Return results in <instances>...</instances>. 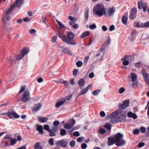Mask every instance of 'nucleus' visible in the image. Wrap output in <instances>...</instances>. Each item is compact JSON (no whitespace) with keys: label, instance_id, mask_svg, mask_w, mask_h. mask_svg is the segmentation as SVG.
Instances as JSON below:
<instances>
[{"label":"nucleus","instance_id":"f257e3e1","mask_svg":"<svg viewBox=\"0 0 149 149\" xmlns=\"http://www.w3.org/2000/svg\"><path fill=\"white\" fill-rule=\"evenodd\" d=\"M93 11L96 15L100 17L105 15L106 14L104 7L102 4H97L93 8Z\"/></svg>","mask_w":149,"mask_h":149},{"label":"nucleus","instance_id":"f03ea898","mask_svg":"<svg viewBox=\"0 0 149 149\" xmlns=\"http://www.w3.org/2000/svg\"><path fill=\"white\" fill-rule=\"evenodd\" d=\"M123 135L120 133H117L114 138L116 145L118 146H120L124 145L125 141L122 139Z\"/></svg>","mask_w":149,"mask_h":149},{"label":"nucleus","instance_id":"7ed1b4c3","mask_svg":"<svg viewBox=\"0 0 149 149\" xmlns=\"http://www.w3.org/2000/svg\"><path fill=\"white\" fill-rule=\"evenodd\" d=\"M75 34L71 31L68 32L67 34L66 38H65V40H63V41L69 45H75L77 44V43L73 40L75 38Z\"/></svg>","mask_w":149,"mask_h":149},{"label":"nucleus","instance_id":"20e7f679","mask_svg":"<svg viewBox=\"0 0 149 149\" xmlns=\"http://www.w3.org/2000/svg\"><path fill=\"white\" fill-rule=\"evenodd\" d=\"M24 1V0H16L6 11V14L9 13L10 11H12L15 7L18 8L20 7L23 4Z\"/></svg>","mask_w":149,"mask_h":149},{"label":"nucleus","instance_id":"39448f33","mask_svg":"<svg viewBox=\"0 0 149 149\" xmlns=\"http://www.w3.org/2000/svg\"><path fill=\"white\" fill-rule=\"evenodd\" d=\"M138 5L139 9H141L142 8L143 12H146L148 8V4L146 3L141 0L138 2Z\"/></svg>","mask_w":149,"mask_h":149},{"label":"nucleus","instance_id":"423d86ee","mask_svg":"<svg viewBox=\"0 0 149 149\" xmlns=\"http://www.w3.org/2000/svg\"><path fill=\"white\" fill-rule=\"evenodd\" d=\"M30 99V94L29 91L26 90L24 92L21 101L24 102L28 101Z\"/></svg>","mask_w":149,"mask_h":149},{"label":"nucleus","instance_id":"0eeeda50","mask_svg":"<svg viewBox=\"0 0 149 149\" xmlns=\"http://www.w3.org/2000/svg\"><path fill=\"white\" fill-rule=\"evenodd\" d=\"M29 51V50L28 49H24L22 50L21 54H19L17 56L16 58V60H19L22 58L25 55L28 54Z\"/></svg>","mask_w":149,"mask_h":149},{"label":"nucleus","instance_id":"6e6552de","mask_svg":"<svg viewBox=\"0 0 149 149\" xmlns=\"http://www.w3.org/2000/svg\"><path fill=\"white\" fill-rule=\"evenodd\" d=\"M132 58V56L125 55L121 59L122 61H123V65L125 66L129 64V61H131Z\"/></svg>","mask_w":149,"mask_h":149},{"label":"nucleus","instance_id":"1a4fd4ad","mask_svg":"<svg viewBox=\"0 0 149 149\" xmlns=\"http://www.w3.org/2000/svg\"><path fill=\"white\" fill-rule=\"evenodd\" d=\"M141 73L145 81L147 84L149 85V74L144 69H142Z\"/></svg>","mask_w":149,"mask_h":149},{"label":"nucleus","instance_id":"9d476101","mask_svg":"<svg viewBox=\"0 0 149 149\" xmlns=\"http://www.w3.org/2000/svg\"><path fill=\"white\" fill-rule=\"evenodd\" d=\"M7 115L10 119L12 118L13 117L18 118L19 117V115L13 110H10L8 111L7 113Z\"/></svg>","mask_w":149,"mask_h":149},{"label":"nucleus","instance_id":"9b49d317","mask_svg":"<svg viewBox=\"0 0 149 149\" xmlns=\"http://www.w3.org/2000/svg\"><path fill=\"white\" fill-rule=\"evenodd\" d=\"M68 144V141L65 139H62L58 141L56 143L57 146H60L62 148H64L66 147Z\"/></svg>","mask_w":149,"mask_h":149},{"label":"nucleus","instance_id":"f8f14e48","mask_svg":"<svg viewBox=\"0 0 149 149\" xmlns=\"http://www.w3.org/2000/svg\"><path fill=\"white\" fill-rule=\"evenodd\" d=\"M136 26L139 28H146L149 27V22L142 23L138 22L136 23Z\"/></svg>","mask_w":149,"mask_h":149},{"label":"nucleus","instance_id":"ddd939ff","mask_svg":"<svg viewBox=\"0 0 149 149\" xmlns=\"http://www.w3.org/2000/svg\"><path fill=\"white\" fill-rule=\"evenodd\" d=\"M110 117L111 119V122L113 123H116L119 122L118 116L116 114L113 115L112 113L110 116Z\"/></svg>","mask_w":149,"mask_h":149},{"label":"nucleus","instance_id":"4468645a","mask_svg":"<svg viewBox=\"0 0 149 149\" xmlns=\"http://www.w3.org/2000/svg\"><path fill=\"white\" fill-rule=\"evenodd\" d=\"M64 127L66 129H68V132H70L73 131L77 129L75 127H73L70 124L66 123L64 125Z\"/></svg>","mask_w":149,"mask_h":149},{"label":"nucleus","instance_id":"2eb2a0df","mask_svg":"<svg viewBox=\"0 0 149 149\" xmlns=\"http://www.w3.org/2000/svg\"><path fill=\"white\" fill-rule=\"evenodd\" d=\"M137 10L134 8H132L131 10V14L130 18L131 19H134L136 17V15Z\"/></svg>","mask_w":149,"mask_h":149},{"label":"nucleus","instance_id":"dca6fc26","mask_svg":"<svg viewBox=\"0 0 149 149\" xmlns=\"http://www.w3.org/2000/svg\"><path fill=\"white\" fill-rule=\"evenodd\" d=\"M129 105V102L128 100H126L123 104L119 105L118 108L119 109H123L127 107Z\"/></svg>","mask_w":149,"mask_h":149},{"label":"nucleus","instance_id":"f3484780","mask_svg":"<svg viewBox=\"0 0 149 149\" xmlns=\"http://www.w3.org/2000/svg\"><path fill=\"white\" fill-rule=\"evenodd\" d=\"M116 11V9L112 7L109 8L107 12L108 15L111 16L113 15Z\"/></svg>","mask_w":149,"mask_h":149},{"label":"nucleus","instance_id":"a211bd4d","mask_svg":"<svg viewBox=\"0 0 149 149\" xmlns=\"http://www.w3.org/2000/svg\"><path fill=\"white\" fill-rule=\"evenodd\" d=\"M91 87V86L89 85L85 88L82 89L80 92V94L84 95L86 94L88 90Z\"/></svg>","mask_w":149,"mask_h":149},{"label":"nucleus","instance_id":"6ab92c4d","mask_svg":"<svg viewBox=\"0 0 149 149\" xmlns=\"http://www.w3.org/2000/svg\"><path fill=\"white\" fill-rule=\"evenodd\" d=\"M56 35L58 36V37L61 39L63 41V40H65V38H66V36L64 34V33L63 32L58 31V33Z\"/></svg>","mask_w":149,"mask_h":149},{"label":"nucleus","instance_id":"aec40b11","mask_svg":"<svg viewBox=\"0 0 149 149\" xmlns=\"http://www.w3.org/2000/svg\"><path fill=\"white\" fill-rule=\"evenodd\" d=\"M36 130L39 132V133L41 134H43L42 126V125H39L38 124H36Z\"/></svg>","mask_w":149,"mask_h":149},{"label":"nucleus","instance_id":"412c9836","mask_svg":"<svg viewBox=\"0 0 149 149\" xmlns=\"http://www.w3.org/2000/svg\"><path fill=\"white\" fill-rule=\"evenodd\" d=\"M115 143L114 138L111 137H109L108 139L107 142V144L108 146H111L113 145Z\"/></svg>","mask_w":149,"mask_h":149},{"label":"nucleus","instance_id":"4be33fe9","mask_svg":"<svg viewBox=\"0 0 149 149\" xmlns=\"http://www.w3.org/2000/svg\"><path fill=\"white\" fill-rule=\"evenodd\" d=\"M68 18L70 20V21L69 22V24L70 25H72L74 24L77 21L76 18H74L71 16H68Z\"/></svg>","mask_w":149,"mask_h":149},{"label":"nucleus","instance_id":"5701e85b","mask_svg":"<svg viewBox=\"0 0 149 149\" xmlns=\"http://www.w3.org/2000/svg\"><path fill=\"white\" fill-rule=\"evenodd\" d=\"M64 103L62 99L58 100L56 103L55 106L56 108H59Z\"/></svg>","mask_w":149,"mask_h":149},{"label":"nucleus","instance_id":"b1692460","mask_svg":"<svg viewBox=\"0 0 149 149\" xmlns=\"http://www.w3.org/2000/svg\"><path fill=\"white\" fill-rule=\"evenodd\" d=\"M42 106V104L40 103L36 104L33 108V110L35 111H38L41 109Z\"/></svg>","mask_w":149,"mask_h":149},{"label":"nucleus","instance_id":"393cba45","mask_svg":"<svg viewBox=\"0 0 149 149\" xmlns=\"http://www.w3.org/2000/svg\"><path fill=\"white\" fill-rule=\"evenodd\" d=\"M11 11H10L9 13L6 14V12L4 16H3V17L2 18V20L3 21L5 18L6 17V20L7 21H9L11 18V16H10V14Z\"/></svg>","mask_w":149,"mask_h":149},{"label":"nucleus","instance_id":"a878e982","mask_svg":"<svg viewBox=\"0 0 149 149\" xmlns=\"http://www.w3.org/2000/svg\"><path fill=\"white\" fill-rule=\"evenodd\" d=\"M127 116L129 118H132L134 119H136L137 118L136 115L135 113H133L131 112L128 113Z\"/></svg>","mask_w":149,"mask_h":149},{"label":"nucleus","instance_id":"bb28decb","mask_svg":"<svg viewBox=\"0 0 149 149\" xmlns=\"http://www.w3.org/2000/svg\"><path fill=\"white\" fill-rule=\"evenodd\" d=\"M118 118H119V122H123L126 120L125 116L124 114H121L120 115H119Z\"/></svg>","mask_w":149,"mask_h":149},{"label":"nucleus","instance_id":"cd10ccee","mask_svg":"<svg viewBox=\"0 0 149 149\" xmlns=\"http://www.w3.org/2000/svg\"><path fill=\"white\" fill-rule=\"evenodd\" d=\"M38 120L40 122L44 123L47 121L48 118L43 117H38Z\"/></svg>","mask_w":149,"mask_h":149},{"label":"nucleus","instance_id":"c85d7f7f","mask_svg":"<svg viewBox=\"0 0 149 149\" xmlns=\"http://www.w3.org/2000/svg\"><path fill=\"white\" fill-rule=\"evenodd\" d=\"M90 34V32L89 31H85L81 35L80 38H82L84 37H86L88 36Z\"/></svg>","mask_w":149,"mask_h":149},{"label":"nucleus","instance_id":"c756f323","mask_svg":"<svg viewBox=\"0 0 149 149\" xmlns=\"http://www.w3.org/2000/svg\"><path fill=\"white\" fill-rule=\"evenodd\" d=\"M72 97V95H68L64 98H62L64 102L68 103Z\"/></svg>","mask_w":149,"mask_h":149},{"label":"nucleus","instance_id":"7c9ffc66","mask_svg":"<svg viewBox=\"0 0 149 149\" xmlns=\"http://www.w3.org/2000/svg\"><path fill=\"white\" fill-rule=\"evenodd\" d=\"M84 80L83 79H80L78 81V84L80 88H81V87L84 86Z\"/></svg>","mask_w":149,"mask_h":149},{"label":"nucleus","instance_id":"2f4dec72","mask_svg":"<svg viewBox=\"0 0 149 149\" xmlns=\"http://www.w3.org/2000/svg\"><path fill=\"white\" fill-rule=\"evenodd\" d=\"M131 78L132 79V81L134 82L137 79V77L135 74L132 73L131 74Z\"/></svg>","mask_w":149,"mask_h":149},{"label":"nucleus","instance_id":"473e14b6","mask_svg":"<svg viewBox=\"0 0 149 149\" xmlns=\"http://www.w3.org/2000/svg\"><path fill=\"white\" fill-rule=\"evenodd\" d=\"M34 148L35 149H42V147L38 142H37L34 145Z\"/></svg>","mask_w":149,"mask_h":149},{"label":"nucleus","instance_id":"72a5a7b5","mask_svg":"<svg viewBox=\"0 0 149 149\" xmlns=\"http://www.w3.org/2000/svg\"><path fill=\"white\" fill-rule=\"evenodd\" d=\"M121 109H119L115 111L113 113V115L116 114L117 116H118L119 115V114L121 113L122 112V111Z\"/></svg>","mask_w":149,"mask_h":149},{"label":"nucleus","instance_id":"f704fd0d","mask_svg":"<svg viewBox=\"0 0 149 149\" xmlns=\"http://www.w3.org/2000/svg\"><path fill=\"white\" fill-rule=\"evenodd\" d=\"M56 21L57 22V23L58 24V25L60 26V29H66V27L63 25V24L61 22L58 21L57 19H56Z\"/></svg>","mask_w":149,"mask_h":149},{"label":"nucleus","instance_id":"c9c22d12","mask_svg":"<svg viewBox=\"0 0 149 149\" xmlns=\"http://www.w3.org/2000/svg\"><path fill=\"white\" fill-rule=\"evenodd\" d=\"M67 134L66 130L64 129H62L60 130V135L62 136H63Z\"/></svg>","mask_w":149,"mask_h":149},{"label":"nucleus","instance_id":"e433bc0d","mask_svg":"<svg viewBox=\"0 0 149 149\" xmlns=\"http://www.w3.org/2000/svg\"><path fill=\"white\" fill-rule=\"evenodd\" d=\"M10 140L11 145H13L15 144L17 142V140L15 139L10 138Z\"/></svg>","mask_w":149,"mask_h":149},{"label":"nucleus","instance_id":"4c0bfd02","mask_svg":"<svg viewBox=\"0 0 149 149\" xmlns=\"http://www.w3.org/2000/svg\"><path fill=\"white\" fill-rule=\"evenodd\" d=\"M122 23L126 25L127 24V18L125 16H123L122 19Z\"/></svg>","mask_w":149,"mask_h":149},{"label":"nucleus","instance_id":"58836bf2","mask_svg":"<svg viewBox=\"0 0 149 149\" xmlns=\"http://www.w3.org/2000/svg\"><path fill=\"white\" fill-rule=\"evenodd\" d=\"M111 125L110 124L107 123H106L105 125H104V127L105 128L109 130H111Z\"/></svg>","mask_w":149,"mask_h":149},{"label":"nucleus","instance_id":"ea45409f","mask_svg":"<svg viewBox=\"0 0 149 149\" xmlns=\"http://www.w3.org/2000/svg\"><path fill=\"white\" fill-rule=\"evenodd\" d=\"M100 92V89H97V90L93 91L92 93V94L94 95H95L98 94Z\"/></svg>","mask_w":149,"mask_h":149},{"label":"nucleus","instance_id":"a19ab883","mask_svg":"<svg viewBox=\"0 0 149 149\" xmlns=\"http://www.w3.org/2000/svg\"><path fill=\"white\" fill-rule=\"evenodd\" d=\"M84 17L86 19V21H87L88 16V10H86L85 13H84Z\"/></svg>","mask_w":149,"mask_h":149},{"label":"nucleus","instance_id":"79ce46f5","mask_svg":"<svg viewBox=\"0 0 149 149\" xmlns=\"http://www.w3.org/2000/svg\"><path fill=\"white\" fill-rule=\"evenodd\" d=\"M111 42V40L110 37H108L107 41L104 43V45L106 46L108 45Z\"/></svg>","mask_w":149,"mask_h":149},{"label":"nucleus","instance_id":"37998d69","mask_svg":"<svg viewBox=\"0 0 149 149\" xmlns=\"http://www.w3.org/2000/svg\"><path fill=\"white\" fill-rule=\"evenodd\" d=\"M139 133V130L138 129H136L133 131V133L134 134L137 135Z\"/></svg>","mask_w":149,"mask_h":149},{"label":"nucleus","instance_id":"c03bdc74","mask_svg":"<svg viewBox=\"0 0 149 149\" xmlns=\"http://www.w3.org/2000/svg\"><path fill=\"white\" fill-rule=\"evenodd\" d=\"M44 129L49 132L50 130L49 129V126L47 125H44Z\"/></svg>","mask_w":149,"mask_h":149},{"label":"nucleus","instance_id":"a18cd8bd","mask_svg":"<svg viewBox=\"0 0 149 149\" xmlns=\"http://www.w3.org/2000/svg\"><path fill=\"white\" fill-rule=\"evenodd\" d=\"M98 132L101 134H103L105 133L106 131L103 129L101 128L98 130Z\"/></svg>","mask_w":149,"mask_h":149},{"label":"nucleus","instance_id":"49530a36","mask_svg":"<svg viewBox=\"0 0 149 149\" xmlns=\"http://www.w3.org/2000/svg\"><path fill=\"white\" fill-rule=\"evenodd\" d=\"M48 132L49 133L50 136H55V134L54 132H55L50 130Z\"/></svg>","mask_w":149,"mask_h":149},{"label":"nucleus","instance_id":"de8ad7c7","mask_svg":"<svg viewBox=\"0 0 149 149\" xmlns=\"http://www.w3.org/2000/svg\"><path fill=\"white\" fill-rule=\"evenodd\" d=\"M49 143L50 145L53 146L54 144L53 139L52 138L49 139Z\"/></svg>","mask_w":149,"mask_h":149},{"label":"nucleus","instance_id":"09e8293b","mask_svg":"<svg viewBox=\"0 0 149 149\" xmlns=\"http://www.w3.org/2000/svg\"><path fill=\"white\" fill-rule=\"evenodd\" d=\"M140 131L141 133H144L146 132V129L143 127H141L140 128Z\"/></svg>","mask_w":149,"mask_h":149},{"label":"nucleus","instance_id":"8fccbe9b","mask_svg":"<svg viewBox=\"0 0 149 149\" xmlns=\"http://www.w3.org/2000/svg\"><path fill=\"white\" fill-rule=\"evenodd\" d=\"M76 64L78 67H80L82 65V63L81 61H79L76 63Z\"/></svg>","mask_w":149,"mask_h":149},{"label":"nucleus","instance_id":"3c124183","mask_svg":"<svg viewBox=\"0 0 149 149\" xmlns=\"http://www.w3.org/2000/svg\"><path fill=\"white\" fill-rule=\"evenodd\" d=\"M57 36H55L53 37L52 39V41L53 42H56L57 39Z\"/></svg>","mask_w":149,"mask_h":149},{"label":"nucleus","instance_id":"603ef678","mask_svg":"<svg viewBox=\"0 0 149 149\" xmlns=\"http://www.w3.org/2000/svg\"><path fill=\"white\" fill-rule=\"evenodd\" d=\"M125 90V89L123 87L121 88L119 90V93H122Z\"/></svg>","mask_w":149,"mask_h":149},{"label":"nucleus","instance_id":"864d4df0","mask_svg":"<svg viewBox=\"0 0 149 149\" xmlns=\"http://www.w3.org/2000/svg\"><path fill=\"white\" fill-rule=\"evenodd\" d=\"M96 26L95 24H93L90 25L89 28L91 29H93L96 28Z\"/></svg>","mask_w":149,"mask_h":149},{"label":"nucleus","instance_id":"5fc2aeb1","mask_svg":"<svg viewBox=\"0 0 149 149\" xmlns=\"http://www.w3.org/2000/svg\"><path fill=\"white\" fill-rule=\"evenodd\" d=\"M25 88H26L24 86H22L19 92V93L20 94L23 92L25 90Z\"/></svg>","mask_w":149,"mask_h":149},{"label":"nucleus","instance_id":"6e6d98bb","mask_svg":"<svg viewBox=\"0 0 149 149\" xmlns=\"http://www.w3.org/2000/svg\"><path fill=\"white\" fill-rule=\"evenodd\" d=\"M73 6L74 8V11L75 12H76L78 10V8L77 6V5L74 4L73 5Z\"/></svg>","mask_w":149,"mask_h":149},{"label":"nucleus","instance_id":"4d7b16f0","mask_svg":"<svg viewBox=\"0 0 149 149\" xmlns=\"http://www.w3.org/2000/svg\"><path fill=\"white\" fill-rule=\"evenodd\" d=\"M82 149H85L87 147V145L85 143H83L81 146Z\"/></svg>","mask_w":149,"mask_h":149},{"label":"nucleus","instance_id":"13d9d810","mask_svg":"<svg viewBox=\"0 0 149 149\" xmlns=\"http://www.w3.org/2000/svg\"><path fill=\"white\" fill-rule=\"evenodd\" d=\"M42 22L45 23L46 24L47 22L46 18L45 17V16H43L42 17Z\"/></svg>","mask_w":149,"mask_h":149},{"label":"nucleus","instance_id":"bf43d9fd","mask_svg":"<svg viewBox=\"0 0 149 149\" xmlns=\"http://www.w3.org/2000/svg\"><path fill=\"white\" fill-rule=\"evenodd\" d=\"M70 145L71 147H73L75 145V142L74 141H72L70 143Z\"/></svg>","mask_w":149,"mask_h":149},{"label":"nucleus","instance_id":"052dcab7","mask_svg":"<svg viewBox=\"0 0 149 149\" xmlns=\"http://www.w3.org/2000/svg\"><path fill=\"white\" fill-rule=\"evenodd\" d=\"M73 134L74 136H78L80 135L79 133L77 131L74 132Z\"/></svg>","mask_w":149,"mask_h":149},{"label":"nucleus","instance_id":"680f3d73","mask_svg":"<svg viewBox=\"0 0 149 149\" xmlns=\"http://www.w3.org/2000/svg\"><path fill=\"white\" fill-rule=\"evenodd\" d=\"M30 18H28L27 17H26L25 18H24L23 19V21L24 22H28L30 21Z\"/></svg>","mask_w":149,"mask_h":149},{"label":"nucleus","instance_id":"e2e57ef3","mask_svg":"<svg viewBox=\"0 0 149 149\" xmlns=\"http://www.w3.org/2000/svg\"><path fill=\"white\" fill-rule=\"evenodd\" d=\"M89 58L88 56H87L86 57L84 60V63L85 64H86L87 63V62L88 59H89Z\"/></svg>","mask_w":149,"mask_h":149},{"label":"nucleus","instance_id":"0e129e2a","mask_svg":"<svg viewBox=\"0 0 149 149\" xmlns=\"http://www.w3.org/2000/svg\"><path fill=\"white\" fill-rule=\"evenodd\" d=\"M115 29V27L113 25H111L109 28V31H113Z\"/></svg>","mask_w":149,"mask_h":149},{"label":"nucleus","instance_id":"69168bd1","mask_svg":"<svg viewBox=\"0 0 149 149\" xmlns=\"http://www.w3.org/2000/svg\"><path fill=\"white\" fill-rule=\"evenodd\" d=\"M141 63V62L139 61L136 63L135 64V66L136 68L139 67Z\"/></svg>","mask_w":149,"mask_h":149},{"label":"nucleus","instance_id":"338daca9","mask_svg":"<svg viewBox=\"0 0 149 149\" xmlns=\"http://www.w3.org/2000/svg\"><path fill=\"white\" fill-rule=\"evenodd\" d=\"M144 145V143L143 142H141L139 144L138 147L139 148H141L143 147Z\"/></svg>","mask_w":149,"mask_h":149},{"label":"nucleus","instance_id":"774afa93","mask_svg":"<svg viewBox=\"0 0 149 149\" xmlns=\"http://www.w3.org/2000/svg\"><path fill=\"white\" fill-rule=\"evenodd\" d=\"M102 29L103 31H106L107 29V28L105 26H103L102 27Z\"/></svg>","mask_w":149,"mask_h":149}]
</instances>
